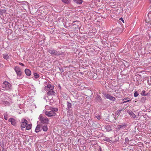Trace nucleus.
<instances>
[{
	"label": "nucleus",
	"mask_w": 151,
	"mask_h": 151,
	"mask_svg": "<svg viewBox=\"0 0 151 151\" xmlns=\"http://www.w3.org/2000/svg\"><path fill=\"white\" fill-rule=\"evenodd\" d=\"M50 111H44L43 112L45 114L49 117L55 116L56 115L55 112L58 111V109L57 108L50 107Z\"/></svg>",
	"instance_id": "nucleus-1"
},
{
	"label": "nucleus",
	"mask_w": 151,
	"mask_h": 151,
	"mask_svg": "<svg viewBox=\"0 0 151 151\" xmlns=\"http://www.w3.org/2000/svg\"><path fill=\"white\" fill-rule=\"evenodd\" d=\"M3 90H9L12 89V86L11 83L7 81H4L2 85Z\"/></svg>",
	"instance_id": "nucleus-2"
},
{
	"label": "nucleus",
	"mask_w": 151,
	"mask_h": 151,
	"mask_svg": "<svg viewBox=\"0 0 151 151\" xmlns=\"http://www.w3.org/2000/svg\"><path fill=\"white\" fill-rule=\"evenodd\" d=\"M39 119L41 122L43 124H47L49 122L48 119L47 117H44L43 116V114H41L39 117Z\"/></svg>",
	"instance_id": "nucleus-3"
},
{
	"label": "nucleus",
	"mask_w": 151,
	"mask_h": 151,
	"mask_svg": "<svg viewBox=\"0 0 151 151\" xmlns=\"http://www.w3.org/2000/svg\"><path fill=\"white\" fill-rule=\"evenodd\" d=\"M14 70L16 72L18 77H19V79L22 78L21 76L22 72L21 71L19 68L18 66H16L14 68Z\"/></svg>",
	"instance_id": "nucleus-4"
},
{
	"label": "nucleus",
	"mask_w": 151,
	"mask_h": 151,
	"mask_svg": "<svg viewBox=\"0 0 151 151\" xmlns=\"http://www.w3.org/2000/svg\"><path fill=\"white\" fill-rule=\"evenodd\" d=\"M27 121L25 119H23L21 120V126L22 127L24 128L27 125Z\"/></svg>",
	"instance_id": "nucleus-5"
},
{
	"label": "nucleus",
	"mask_w": 151,
	"mask_h": 151,
	"mask_svg": "<svg viewBox=\"0 0 151 151\" xmlns=\"http://www.w3.org/2000/svg\"><path fill=\"white\" fill-rule=\"evenodd\" d=\"M54 89V86L51 85L50 84L48 83L47 85L45 86V91H49L50 89L53 90Z\"/></svg>",
	"instance_id": "nucleus-6"
},
{
	"label": "nucleus",
	"mask_w": 151,
	"mask_h": 151,
	"mask_svg": "<svg viewBox=\"0 0 151 151\" xmlns=\"http://www.w3.org/2000/svg\"><path fill=\"white\" fill-rule=\"evenodd\" d=\"M56 93L53 90L51 89L47 92V94L48 96H54L55 94Z\"/></svg>",
	"instance_id": "nucleus-7"
},
{
	"label": "nucleus",
	"mask_w": 151,
	"mask_h": 151,
	"mask_svg": "<svg viewBox=\"0 0 151 151\" xmlns=\"http://www.w3.org/2000/svg\"><path fill=\"white\" fill-rule=\"evenodd\" d=\"M105 97L106 98L112 101H114L115 100V97H113V96L108 94L106 95Z\"/></svg>",
	"instance_id": "nucleus-8"
},
{
	"label": "nucleus",
	"mask_w": 151,
	"mask_h": 151,
	"mask_svg": "<svg viewBox=\"0 0 151 151\" xmlns=\"http://www.w3.org/2000/svg\"><path fill=\"white\" fill-rule=\"evenodd\" d=\"M49 53L52 55H59L57 52H55L54 50L52 49H50L48 51Z\"/></svg>",
	"instance_id": "nucleus-9"
},
{
	"label": "nucleus",
	"mask_w": 151,
	"mask_h": 151,
	"mask_svg": "<svg viewBox=\"0 0 151 151\" xmlns=\"http://www.w3.org/2000/svg\"><path fill=\"white\" fill-rule=\"evenodd\" d=\"M127 113L131 116L132 117L135 119L136 118V115L133 113V112L131 111H127Z\"/></svg>",
	"instance_id": "nucleus-10"
},
{
	"label": "nucleus",
	"mask_w": 151,
	"mask_h": 151,
	"mask_svg": "<svg viewBox=\"0 0 151 151\" xmlns=\"http://www.w3.org/2000/svg\"><path fill=\"white\" fill-rule=\"evenodd\" d=\"M126 125L125 124H122L121 125L117 126V129H124L126 127Z\"/></svg>",
	"instance_id": "nucleus-11"
},
{
	"label": "nucleus",
	"mask_w": 151,
	"mask_h": 151,
	"mask_svg": "<svg viewBox=\"0 0 151 151\" xmlns=\"http://www.w3.org/2000/svg\"><path fill=\"white\" fill-rule=\"evenodd\" d=\"M79 26L76 24H74L71 26V28L73 29H78L79 28Z\"/></svg>",
	"instance_id": "nucleus-12"
},
{
	"label": "nucleus",
	"mask_w": 151,
	"mask_h": 151,
	"mask_svg": "<svg viewBox=\"0 0 151 151\" xmlns=\"http://www.w3.org/2000/svg\"><path fill=\"white\" fill-rule=\"evenodd\" d=\"M25 72L26 75L28 76H30L31 73V71L28 69H25Z\"/></svg>",
	"instance_id": "nucleus-13"
},
{
	"label": "nucleus",
	"mask_w": 151,
	"mask_h": 151,
	"mask_svg": "<svg viewBox=\"0 0 151 151\" xmlns=\"http://www.w3.org/2000/svg\"><path fill=\"white\" fill-rule=\"evenodd\" d=\"M9 121L11 122V124L13 125H15L16 124V122L15 120L13 118H10L9 120Z\"/></svg>",
	"instance_id": "nucleus-14"
},
{
	"label": "nucleus",
	"mask_w": 151,
	"mask_h": 151,
	"mask_svg": "<svg viewBox=\"0 0 151 151\" xmlns=\"http://www.w3.org/2000/svg\"><path fill=\"white\" fill-rule=\"evenodd\" d=\"M73 1L78 4H81L83 2L82 0H73Z\"/></svg>",
	"instance_id": "nucleus-15"
},
{
	"label": "nucleus",
	"mask_w": 151,
	"mask_h": 151,
	"mask_svg": "<svg viewBox=\"0 0 151 151\" xmlns=\"http://www.w3.org/2000/svg\"><path fill=\"white\" fill-rule=\"evenodd\" d=\"M40 125H37L35 130V132L37 133L40 131Z\"/></svg>",
	"instance_id": "nucleus-16"
},
{
	"label": "nucleus",
	"mask_w": 151,
	"mask_h": 151,
	"mask_svg": "<svg viewBox=\"0 0 151 151\" xmlns=\"http://www.w3.org/2000/svg\"><path fill=\"white\" fill-rule=\"evenodd\" d=\"M104 131H110L111 129L110 128V126H104Z\"/></svg>",
	"instance_id": "nucleus-17"
},
{
	"label": "nucleus",
	"mask_w": 151,
	"mask_h": 151,
	"mask_svg": "<svg viewBox=\"0 0 151 151\" xmlns=\"http://www.w3.org/2000/svg\"><path fill=\"white\" fill-rule=\"evenodd\" d=\"M26 129L27 130H29L32 127V124H27L26 125Z\"/></svg>",
	"instance_id": "nucleus-18"
},
{
	"label": "nucleus",
	"mask_w": 151,
	"mask_h": 151,
	"mask_svg": "<svg viewBox=\"0 0 151 151\" xmlns=\"http://www.w3.org/2000/svg\"><path fill=\"white\" fill-rule=\"evenodd\" d=\"M3 58L6 60H8L9 59V56L7 54H5L3 55Z\"/></svg>",
	"instance_id": "nucleus-19"
},
{
	"label": "nucleus",
	"mask_w": 151,
	"mask_h": 151,
	"mask_svg": "<svg viewBox=\"0 0 151 151\" xmlns=\"http://www.w3.org/2000/svg\"><path fill=\"white\" fill-rule=\"evenodd\" d=\"M42 129L45 132L47 131L48 129L47 126L46 125H45L43 126L42 127Z\"/></svg>",
	"instance_id": "nucleus-20"
},
{
	"label": "nucleus",
	"mask_w": 151,
	"mask_h": 151,
	"mask_svg": "<svg viewBox=\"0 0 151 151\" xmlns=\"http://www.w3.org/2000/svg\"><path fill=\"white\" fill-rule=\"evenodd\" d=\"M34 75L36 78H38L39 76V75L36 73H34Z\"/></svg>",
	"instance_id": "nucleus-21"
},
{
	"label": "nucleus",
	"mask_w": 151,
	"mask_h": 151,
	"mask_svg": "<svg viewBox=\"0 0 151 151\" xmlns=\"http://www.w3.org/2000/svg\"><path fill=\"white\" fill-rule=\"evenodd\" d=\"M145 91H143L141 93V94L142 96H146V95L145 94Z\"/></svg>",
	"instance_id": "nucleus-22"
},
{
	"label": "nucleus",
	"mask_w": 151,
	"mask_h": 151,
	"mask_svg": "<svg viewBox=\"0 0 151 151\" xmlns=\"http://www.w3.org/2000/svg\"><path fill=\"white\" fill-rule=\"evenodd\" d=\"M139 95V94L137 91H135L134 93V96L135 97H137Z\"/></svg>",
	"instance_id": "nucleus-23"
},
{
	"label": "nucleus",
	"mask_w": 151,
	"mask_h": 151,
	"mask_svg": "<svg viewBox=\"0 0 151 151\" xmlns=\"http://www.w3.org/2000/svg\"><path fill=\"white\" fill-rule=\"evenodd\" d=\"M4 104L5 105H8V106H9L10 104L7 101H4Z\"/></svg>",
	"instance_id": "nucleus-24"
},
{
	"label": "nucleus",
	"mask_w": 151,
	"mask_h": 151,
	"mask_svg": "<svg viewBox=\"0 0 151 151\" xmlns=\"http://www.w3.org/2000/svg\"><path fill=\"white\" fill-rule=\"evenodd\" d=\"M96 117L98 119H101V116L100 115L96 116Z\"/></svg>",
	"instance_id": "nucleus-25"
},
{
	"label": "nucleus",
	"mask_w": 151,
	"mask_h": 151,
	"mask_svg": "<svg viewBox=\"0 0 151 151\" xmlns=\"http://www.w3.org/2000/svg\"><path fill=\"white\" fill-rule=\"evenodd\" d=\"M67 106H68V108H70L71 107V103H68Z\"/></svg>",
	"instance_id": "nucleus-26"
},
{
	"label": "nucleus",
	"mask_w": 151,
	"mask_h": 151,
	"mask_svg": "<svg viewBox=\"0 0 151 151\" xmlns=\"http://www.w3.org/2000/svg\"><path fill=\"white\" fill-rule=\"evenodd\" d=\"M71 0H67V4H70L71 2Z\"/></svg>",
	"instance_id": "nucleus-27"
},
{
	"label": "nucleus",
	"mask_w": 151,
	"mask_h": 151,
	"mask_svg": "<svg viewBox=\"0 0 151 151\" xmlns=\"http://www.w3.org/2000/svg\"><path fill=\"white\" fill-rule=\"evenodd\" d=\"M131 101V100H127V101H124V102H123V103H126V102H128L129 101Z\"/></svg>",
	"instance_id": "nucleus-28"
},
{
	"label": "nucleus",
	"mask_w": 151,
	"mask_h": 151,
	"mask_svg": "<svg viewBox=\"0 0 151 151\" xmlns=\"http://www.w3.org/2000/svg\"><path fill=\"white\" fill-rule=\"evenodd\" d=\"M120 20L122 21L123 23H124V20L122 18H121L120 19Z\"/></svg>",
	"instance_id": "nucleus-29"
},
{
	"label": "nucleus",
	"mask_w": 151,
	"mask_h": 151,
	"mask_svg": "<svg viewBox=\"0 0 151 151\" xmlns=\"http://www.w3.org/2000/svg\"><path fill=\"white\" fill-rule=\"evenodd\" d=\"M19 64L20 65H21L22 66H24V64L22 63H19Z\"/></svg>",
	"instance_id": "nucleus-30"
},
{
	"label": "nucleus",
	"mask_w": 151,
	"mask_h": 151,
	"mask_svg": "<svg viewBox=\"0 0 151 151\" xmlns=\"http://www.w3.org/2000/svg\"><path fill=\"white\" fill-rule=\"evenodd\" d=\"M62 1L63 2L66 3V0H62Z\"/></svg>",
	"instance_id": "nucleus-31"
},
{
	"label": "nucleus",
	"mask_w": 151,
	"mask_h": 151,
	"mask_svg": "<svg viewBox=\"0 0 151 151\" xmlns=\"http://www.w3.org/2000/svg\"><path fill=\"white\" fill-rule=\"evenodd\" d=\"M4 119H5V120H7V117H6L5 116H4Z\"/></svg>",
	"instance_id": "nucleus-32"
},
{
	"label": "nucleus",
	"mask_w": 151,
	"mask_h": 151,
	"mask_svg": "<svg viewBox=\"0 0 151 151\" xmlns=\"http://www.w3.org/2000/svg\"><path fill=\"white\" fill-rule=\"evenodd\" d=\"M58 86L60 88V89L61 88V87L60 86V85H58Z\"/></svg>",
	"instance_id": "nucleus-33"
},
{
	"label": "nucleus",
	"mask_w": 151,
	"mask_h": 151,
	"mask_svg": "<svg viewBox=\"0 0 151 151\" xmlns=\"http://www.w3.org/2000/svg\"><path fill=\"white\" fill-rule=\"evenodd\" d=\"M48 105H46V106H45V108H46V109H47V107H48Z\"/></svg>",
	"instance_id": "nucleus-34"
},
{
	"label": "nucleus",
	"mask_w": 151,
	"mask_h": 151,
	"mask_svg": "<svg viewBox=\"0 0 151 151\" xmlns=\"http://www.w3.org/2000/svg\"><path fill=\"white\" fill-rule=\"evenodd\" d=\"M127 100V99H126L125 98L123 99V100Z\"/></svg>",
	"instance_id": "nucleus-35"
},
{
	"label": "nucleus",
	"mask_w": 151,
	"mask_h": 151,
	"mask_svg": "<svg viewBox=\"0 0 151 151\" xmlns=\"http://www.w3.org/2000/svg\"><path fill=\"white\" fill-rule=\"evenodd\" d=\"M150 3H151V0H150Z\"/></svg>",
	"instance_id": "nucleus-36"
}]
</instances>
